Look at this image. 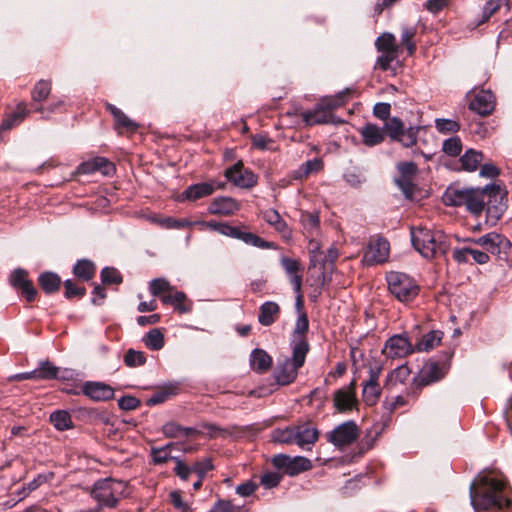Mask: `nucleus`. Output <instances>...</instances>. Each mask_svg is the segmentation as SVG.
Masks as SVG:
<instances>
[{"mask_svg":"<svg viewBox=\"0 0 512 512\" xmlns=\"http://www.w3.org/2000/svg\"><path fill=\"white\" fill-rule=\"evenodd\" d=\"M470 502L476 512H512L502 475L482 472L470 484Z\"/></svg>","mask_w":512,"mask_h":512,"instance_id":"1","label":"nucleus"},{"mask_svg":"<svg viewBox=\"0 0 512 512\" xmlns=\"http://www.w3.org/2000/svg\"><path fill=\"white\" fill-rule=\"evenodd\" d=\"M411 241L414 248L426 259L443 255L448 250L446 235L440 230L423 227L411 230Z\"/></svg>","mask_w":512,"mask_h":512,"instance_id":"2","label":"nucleus"},{"mask_svg":"<svg viewBox=\"0 0 512 512\" xmlns=\"http://www.w3.org/2000/svg\"><path fill=\"white\" fill-rule=\"evenodd\" d=\"M486 187L456 188L448 187L443 195V201L448 206H465L472 214L479 215L485 208Z\"/></svg>","mask_w":512,"mask_h":512,"instance_id":"3","label":"nucleus"},{"mask_svg":"<svg viewBox=\"0 0 512 512\" xmlns=\"http://www.w3.org/2000/svg\"><path fill=\"white\" fill-rule=\"evenodd\" d=\"M127 486L124 482L106 478L94 483L91 490L92 498L97 501V512L103 508H114L119 499L126 494Z\"/></svg>","mask_w":512,"mask_h":512,"instance_id":"4","label":"nucleus"},{"mask_svg":"<svg viewBox=\"0 0 512 512\" xmlns=\"http://www.w3.org/2000/svg\"><path fill=\"white\" fill-rule=\"evenodd\" d=\"M386 280L389 292L400 302H410L419 293V286L405 273L392 271Z\"/></svg>","mask_w":512,"mask_h":512,"instance_id":"5","label":"nucleus"},{"mask_svg":"<svg viewBox=\"0 0 512 512\" xmlns=\"http://www.w3.org/2000/svg\"><path fill=\"white\" fill-rule=\"evenodd\" d=\"M305 345L298 343L292 349V358H286L275 370V379L280 385H287L293 382L298 374V369L303 366L307 353Z\"/></svg>","mask_w":512,"mask_h":512,"instance_id":"6","label":"nucleus"},{"mask_svg":"<svg viewBox=\"0 0 512 512\" xmlns=\"http://www.w3.org/2000/svg\"><path fill=\"white\" fill-rule=\"evenodd\" d=\"M486 218L490 225H495L506 210L505 193L500 186H486Z\"/></svg>","mask_w":512,"mask_h":512,"instance_id":"7","label":"nucleus"},{"mask_svg":"<svg viewBox=\"0 0 512 512\" xmlns=\"http://www.w3.org/2000/svg\"><path fill=\"white\" fill-rule=\"evenodd\" d=\"M271 462L275 468L282 470L284 474L289 476L298 475L312 467L311 461L303 456L290 457L285 454H278L272 458Z\"/></svg>","mask_w":512,"mask_h":512,"instance_id":"8","label":"nucleus"},{"mask_svg":"<svg viewBox=\"0 0 512 512\" xmlns=\"http://www.w3.org/2000/svg\"><path fill=\"white\" fill-rule=\"evenodd\" d=\"M220 234L223 236H227L230 238L238 239L243 241L247 245H251L261 249H274L275 244L273 242H268L261 238L260 236L242 230L238 226H231L230 224L223 222L222 227L220 229Z\"/></svg>","mask_w":512,"mask_h":512,"instance_id":"9","label":"nucleus"},{"mask_svg":"<svg viewBox=\"0 0 512 512\" xmlns=\"http://www.w3.org/2000/svg\"><path fill=\"white\" fill-rule=\"evenodd\" d=\"M360 434L354 421H346L327 434V441L335 447L342 448L353 443Z\"/></svg>","mask_w":512,"mask_h":512,"instance_id":"10","label":"nucleus"},{"mask_svg":"<svg viewBox=\"0 0 512 512\" xmlns=\"http://www.w3.org/2000/svg\"><path fill=\"white\" fill-rule=\"evenodd\" d=\"M472 243L482 246L486 251L501 257L507 255L511 247L510 241L501 234L491 232L479 238L470 240Z\"/></svg>","mask_w":512,"mask_h":512,"instance_id":"11","label":"nucleus"},{"mask_svg":"<svg viewBox=\"0 0 512 512\" xmlns=\"http://www.w3.org/2000/svg\"><path fill=\"white\" fill-rule=\"evenodd\" d=\"M414 348L406 335L396 334L385 343L383 354L391 359L403 358L411 354Z\"/></svg>","mask_w":512,"mask_h":512,"instance_id":"12","label":"nucleus"},{"mask_svg":"<svg viewBox=\"0 0 512 512\" xmlns=\"http://www.w3.org/2000/svg\"><path fill=\"white\" fill-rule=\"evenodd\" d=\"M225 177L239 188H252L257 184V176L238 162L225 171Z\"/></svg>","mask_w":512,"mask_h":512,"instance_id":"13","label":"nucleus"},{"mask_svg":"<svg viewBox=\"0 0 512 512\" xmlns=\"http://www.w3.org/2000/svg\"><path fill=\"white\" fill-rule=\"evenodd\" d=\"M390 251L389 242L384 238L371 239L364 255L367 264H379L388 259Z\"/></svg>","mask_w":512,"mask_h":512,"instance_id":"14","label":"nucleus"},{"mask_svg":"<svg viewBox=\"0 0 512 512\" xmlns=\"http://www.w3.org/2000/svg\"><path fill=\"white\" fill-rule=\"evenodd\" d=\"M355 385V381H352L348 386L340 388L334 393L333 402L337 411L346 412L356 407Z\"/></svg>","mask_w":512,"mask_h":512,"instance_id":"15","label":"nucleus"},{"mask_svg":"<svg viewBox=\"0 0 512 512\" xmlns=\"http://www.w3.org/2000/svg\"><path fill=\"white\" fill-rule=\"evenodd\" d=\"M82 391L94 401H108L114 397V389L104 382L87 381L83 384Z\"/></svg>","mask_w":512,"mask_h":512,"instance_id":"16","label":"nucleus"},{"mask_svg":"<svg viewBox=\"0 0 512 512\" xmlns=\"http://www.w3.org/2000/svg\"><path fill=\"white\" fill-rule=\"evenodd\" d=\"M264 221L272 226L285 241L292 239V230L287 222L282 218L279 212L273 208L266 209L262 212Z\"/></svg>","mask_w":512,"mask_h":512,"instance_id":"17","label":"nucleus"},{"mask_svg":"<svg viewBox=\"0 0 512 512\" xmlns=\"http://www.w3.org/2000/svg\"><path fill=\"white\" fill-rule=\"evenodd\" d=\"M240 209V204L232 197L220 196L214 198L207 210L211 215H232Z\"/></svg>","mask_w":512,"mask_h":512,"instance_id":"18","label":"nucleus"},{"mask_svg":"<svg viewBox=\"0 0 512 512\" xmlns=\"http://www.w3.org/2000/svg\"><path fill=\"white\" fill-rule=\"evenodd\" d=\"M495 107V97L488 90H481L475 94L469 104V108L479 115L485 116L490 114Z\"/></svg>","mask_w":512,"mask_h":512,"instance_id":"19","label":"nucleus"},{"mask_svg":"<svg viewBox=\"0 0 512 512\" xmlns=\"http://www.w3.org/2000/svg\"><path fill=\"white\" fill-rule=\"evenodd\" d=\"M223 187L219 185L218 188ZM217 186L214 181L196 183L188 186L182 193V197L189 201H196L198 199L210 196L214 193Z\"/></svg>","mask_w":512,"mask_h":512,"instance_id":"20","label":"nucleus"},{"mask_svg":"<svg viewBox=\"0 0 512 512\" xmlns=\"http://www.w3.org/2000/svg\"><path fill=\"white\" fill-rule=\"evenodd\" d=\"M318 436V430L309 424L295 426V443L303 449L310 450Z\"/></svg>","mask_w":512,"mask_h":512,"instance_id":"21","label":"nucleus"},{"mask_svg":"<svg viewBox=\"0 0 512 512\" xmlns=\"http://www.w3.org/2000/svg\"><path fill=\"white\" fill-rule=\"evenodd\" d=\"M79 172L83 174H90L96 171L101 172L105 176L112 175L115 171L113 163L103 157H95L90 161L83 162L79 166Z\"/></svg>","mask_w":512,"mask_h":512,"instance_id":"22","label":"nucleus"},{"mask_svg":"<svg viewBox=\"0 0 512 512\" xmlns=\"http://www.w3.org/2000/svg\"><path fill=\"white\" fill-rule=\"evenodd\" d=\"M303 121L308 126L327 124L331 122L332 114L319 104L313 110L302 113Z\"/></svg>","mask_w":512,"mask_h":512,"instance_id":"23","label":"nucleus"},{"mask_svg":"<svg viewBox=\"0 0 512 512\" xmlns=\"http://www.w3.org/2000/svg\"><path fill=\"white\" fill-rule=\"evenodd\" d=\"M309 328V322L307 315L305 313H302L297 318L295 328L293 331V339L291 342L292 349H294L298 343H303L305 345V352L308 353L309 351V344L306 340L305 334L308 331Z\"/></svg>","mask_w":512,"mask_h":512,"instance_id":"24","label":"nucleus"},{"mask_svg":"<svg viewBox=\"0 0 512 512\" xmlns=\"http://www.w3.org/2000/svg\"><path fill=\"white\" fill-rule=\"evenodd\" d=\"M359 132L363 143L369 147L378 145L384 140V131L375 124L368 123Z\"/></svg>","mask_w":512,"mask_h":512,"instance_id":"25","label":"nucleus"},{"mask_svg":"<svg viewBox=\"0 0 512 512\" xmlns=\"http://www.w3.org/2000/svg\"><path fill=\"white\" fill-rule=\"evenodd\" d=\"M280 313V307L276 302L267 301L259 308L258 321L263 326L272 325Z\"/></svg>","mask_w":512,"mask_h":512,"instance_id":"26","label":"nucleus"},{"mask_svg":"<svg viewBox=\"0 0 512 512\" xmlns=\"http://www.w3.org/2000/svg\"><path fill=\"white\" fill-rule=\"evenodd\" d=\"M107 109L113 115L117 129H125L134 132L138 128V124L130 119L124 112L112 104H107Z\"/></svg>","mask_w":512,"mask_h":512,"instance_id":"27","label":"nucleus"},{"mask_svg":"<svg viewBox=\"0 0 512 512\" xmlns=\"http://www.w3.org/2000/svg\"><path fill=\"white\" fill-rule=\"evenodd\" d=\"M251 367L255 371L264 372L272 364V358L262 349H254L250 357Z\"/></svg>","mask_w":512,"mask_h":512,"instance_id":"28","label":"nucleus"},{"mask_svg":"<svg viewBox=\"0 0 512 512\" xmlns=\"http://www.w3.org/2000/svg\"><path fill=\"white\" fill-rule=\"evenodd\" d=\"M323 168V162L319 158H314L303 163L298 169L293 172V178L301 180L308 177L310 174L317 173Z\"/></svg>","mask_w":512,"mask_h":512,"instance_id":"29","label":"nucleus"},{"mask_svg":"<svg viewBox=\"0 0 512 512\" xmlns=\"http://www.w3.org/2000/svg\"><path fill=\"white\" fill-rule=\"evenodd\" d=\"M300 222L307 237H312L318 233L320 225L318 214L301 212Z\"/></svg>","mask_w":512,"mask_h":512,"instance_id":"30","label":"nucleus"},{"mask_svg":"<svg viewBox=\"0 0 512 512\" xmlns=\"http://www.w3.org/2000/svg\"><path fill=\"white\" fill-rule=\"evenodd\" d=\"M443 376V369L437 363H427L421 370V383L427 385L440 380Z\"/></svg>","mask_w":512,"mask_h":512,"instance_id":"31","label":"nucleus"},{"mask_svg":"<svg viewBox=\"0 0 512 512\" xmlns=\"http://www.w3.org/2000/svg\"><path fill=\"white\" fill-rule=\"evenodd\" d=\"M29 114V110L27 109L25 104H20L17 106L15 112L10 114L6 119L3 120L0 126V132L10 130L14 125L19 124L23 119Z\"/></svg>","mask_w":512,"mask_h":512,"instance_id":"32","label":"nucleus"},{"mask_svg":"<svg viewBox=\"0 0 512 512\" xmlns=\"http://www.w3.org/2000/svg\"><path fill=\"white\" fill-rule=\"evenodd\" d=\"M50 421L59 431L73 428V421L70 413L66 410H57L50 415Z\"/></svg>","mask_w":512,"mask_h":512,"instance_id":"33","label":"nucleus"},{"mask_svg":"<svg viewBox=\"0 0 512 512\" xmlns=\"http://www.w3.org/2000/svg\"><path fill=\"white\" fill-rule=\"evenodd\" d=\"M411 371L408 366L400 365L392 370L386 379V386L393 388L398 383H405L410 377Z\"/></svg>","mask_w":512,"mask_h":512,"instance_id":"34","label":"nucleus"},{"mask_svg":"<svg viewBox=\"0 0 512 512\" xmlns=\"http://www.w3.org/2000/svg\"><path fill=\"white\" fill-rule=\"evenodd\" d=\"M443 333L441 331H430L425 334L416 344L417 351H429L438 346L441 342Z\"/></svg>","mask_w":512,"mask_h":512,"instance_id":"35","label":"nucleus"},{"mask_svg":"<svg viewBox=\"0 0 512 512\" xmlns=\"http://www.w3.org/2000/svg\"><path fill=\"white\" fill-rule=\"evenodd\" d=\"M39 284L44 292H56L61 284L60 277L52 272H45L39 276Z\"/></svg>","mask_w":512,"mask_h":512,"instance_id":"36","label":"nucleus"},{"mask_svg":"<svg viewBox=\"0 0 512 512\" xmlns=\"http://www.w3.org/2000/svg\"><path fill=\"white\" fill-rule=\"evenodd\" d=\"M483 160V154L479 151L470 149L460 158L463 168L466 171H475Z\"/></svg>","mask_w":512,"mask_h":512,"instance_id":"37","label":"nucleus"},{"mask_svg":"<svg viewBox=\"0 0 512 512\" xmlns=\"http://www.w3.org/2000/svg\"><path fill=\"white\" fill-rule=\"evenodd\" d=\"M381 394L379 383L366 381L363 386V399L367 405H374L378 401Z\"/></svg>","mask_w":512,"mask_h":512,"instance_id":"38","label":"nucleus"},{"mask_svg":"<svg viewBox=\"0 0 512 512\" xmlns=\"http://www.w3.org/2000/svg\"><path fill=\"white\" fill-rule=\"evenodd\" d=\"M349 93L350 90L346 89L335 96L325 97L319 105L323 106L329 113H331L333 109L342 106L346 102Z\"/></svg>","mask_w":512,"mask_h":512,"instance_id":"39","label":"nucleus"},{"mask_svg":"<svg viewBox=\"0 0 512 512\" xmlns=\"http://www.w3.org/2000/svg\"><path fill=\"white\" fill-rule=\"evenodd\" d=\"M146 347L151 350L157 351L164 346V336L159 329L150 330L144 337Z\"/></svg>","mask_w":512,"mask_h":512,"instance_id":"40","label":"nucleus"},{"mask_svg":"<svg viewBox=\"0 0 512 512\" xmlns=\"http://www.w3.org/2000/svg\"><path fill=\"white\" fill-rule=\"evenodd\" d=\"M74 274L83 280H89L95 273V266L91 261L79 260L74 266Z\"/></svg>","mask_w":512,"mask_h":512,"instance_id":"41","label":"nucleus"},{"mask_svg":"<svg viewBox=\"0 0 512 512\" xmlns=\"http://www.w3.org/2000/svg\"><path fill=\"white\" fill-rule=\"evenodd\" d=\"M272 440L276 443L290 444L295 443V426L283 429H275L272 432Z\"/></svg>","mask_w":512,"mask_h":512,"instance_id":"42","label":"nucleus"},{"mask_svg":"<svg viewBox=\"0 0 512 512\" xmlns=\"http://www.w3.org/2000/svg\"><path fill=\"white\" fill-rule=\"evenodd\" d=\"M385 132L392 140H397L400 134L405 129L403 122L397 118L393 117L388 119L384 125Z\"/></svg>","mask_w":512,"mask_h":512,"instance_id":"43","label":"nucleus"},{"mask_svg":"<svg viewBox=\"0 0 512 512\" xmlns=\"http://www.w3.org/2000/svg\"><path fill=\"white\" fill-rule=\"evenodd\" d=\"M50 91L51 83L46 80H40L32 90V100L34 102H42L49 96Z\"/></svg>","mask_w":512,"mask_h":512,"instance_id":"44","label":"nucleus"},{"mask_svg":"<svg viewBox=\"0 0 512 512\" xmlns=\"http://www.w3.org/2000/svg\"><path fill=\"white\" fill-rule=\"evenodd\" d=\"M419 126H410L405 128L396 141H399L405 147H411L417 142Z\"/></svg>","mask_w":512,"mask_h":512,"instance_id":"45","label":"nucleus"},{"mask_svg":"<svg viewBox=\"0 0 512 512\" xmlns=\"http://www.w3.org/2000/svg\"><path fill=\"white\" fill-rule=\"evenodd\" d=\"M58 370V367L52 365L48 361L41 362L40 366L36 369L37 379H55L57 378Z\"/></svg>","mask_w":512,"mask_h":512,"instance_id":"46","label":"nucleus"},{"mask_svg":"<svg viewBox=\"0 0 512 512\" xmlns=\"http://www.w3.org/2000/svg\"><path fill=\"white\" fill-rule=\"evenodd\" d=\"M146 357L143 352L129 349L124 356V363L128 367H138L144 365Z\"/></svg>","mask_w":512,"mask_h":512,"instance_id":"47","label":"nucleus"},{"mask_svg":"<svg viewBox=\"0 0 512 512\" xmlns=\"http://www.w3.org/2000/svg\"><path fill=\"white\" fill-rule=\"evenodd\" d=\"M150 293L153 296H160L163 292H171L173 291V287L170 283L164 278H156L153 279L149 284Z\"/></svg>","mask_w":512,"mask_h":512,"instance_id":"48","label":"nucleus"},{"mask_svg":"<svg viewBox=\"0 0 512 512\" xmlns=\"http://www.w3.org/2000/svg\"><path fill=\"white\" fill-rule=\"evenodd\" d=\"M395 37L391 33H384L376 40V47L378 51H397V47L395 45Z\"/></svg>","mask_w":512,"mask_h":512,"instance_id":"49","label":"nucleus"},{"mask_svg":"<svg viewBox=\"0 0 512 512\" xmlns=\"http://www.w3.org/2000/svg\"><path fill=\"white\" fill-rule=\"evenodd\" d=\"M442 149L448 156L455 157L462 151V143L459 137H451L443 142Z\"/></svg>","mask_w":512,"mask_h":512,"instance_id":"50","label":"nucleus"},{"mask_svg":"<svg viewBox=\"0 0 512 512\" xmlns=\"http://www.w3.org/2000/svg\"><path fill=\"white\" fill-rule=\"evenodd\" d=\"M416 35V28L414 27H403L401 34V42L406 47L408 53L411 55L415 52L416 46L412 41Z\"/></svg>","mask_w":512,"mask_h":512,"instance_id":"51","label":"nucleus"},{"mask_svg":"<svg viewBox=\"0 0 512 512\" xmlns=\"http://www.w3.org/2000/svg\"><path fill=\"white\" fill-rule=\"evenodd\" d=\"M101 279L104 284H119L122 282L120 273L115 268L110 267L102 269Z\"/></svg>","mask_w":512,"mask_h":512,"instance_id":"52","label":"nucleus"},{"mask_svg":"<svg viewBox=\"0 0 512 512\" xmlns=\"http://www.w3.org/2000/svg\"><path fill=\"white\" fill-rule=\"evenodd\" d=\"M160 225L168 229H180L185 227H190L194 225V222H191L186 219L177 220L171 217H167L159 221Z\"/></svg>","mask_w":512,"mask_h":512,"instance_id":"53","label":"nucleus"},{"mask_svg":"<svg viewBox=\"0 0 512 512\" xmlns=\"http://www.w3.org/2000/svg\"><path fill=\"white\" fill-rule=\"evenodd\" d=\"M29 281L27 279V272L24 269H16L10 275L11 285L18 290Z\"/></svg>","mask_w":512,"mask_h":512,"instance_id":"54","label":"nucleus"},{"mask_svg":"<svg viewBox=\"0 0 512 512\" xmlns=\"http://www.w3.org/2000/svg\"><path fill=\"white\" fill-rule=\"evenodd\" d=\"M504 0H489L483 7L482 19L479 24L487 21L502 5Z\"/></svg>","mask_w":512,"mask_h":512,"instance_id":"55","label":"nucleus"},{"mask_svg":"<svg viewBox=\"0 0 512 512\" xmlns=\"http://www.w3.org/2000/svg\"><path fill=\"white\" fill-rule=\"evenodd\" d=\"M281 478L277 472H266L261 476L260 483L264 488L271 489L280 483Z\"/></svg>","mask_w":512,"mask_h":512,"instance_id":"56","label":"nucleus"},{"mask_svg":"<svg viewBox=\"0 0 512 512\" xmlns=\"http://www.w3.org/2000/svg\"><path fill=\"white\" fill-rule=\"evenodd\" d=\"M281 265L289 277L297 275L301 268L298 260L288 257L281 258Z\"/></svg>","mask_w":512,"mask_h":512,"instance_id":"57","label":"nucleus"},{"mask_svg":"<svg viewBox=\"0 0 512 512\" xmlns=\"http://www.w3.org/2000/svg\"><path fill=\"white\" fill-rule=\"evenodd\" d=\"M382 54L377 59V65L384 71L388 70L391 63L396 59L397 51H381Z\"/></svg>","mask_w":512,"mask_h":512,"instance_id":"58","label":"nucleus"},{"mask_svg":"<svg viewBox=\"0 0 512 512\" xmlns=\"http://www.w3.org/2000/svg\"><path fill=\"white\" fill-rule=\"evenodd\" d=\"M397 169L400 172L401 178L412 179L417 172V166L414 162H400L397 165Z\"/></svg>","mask_w":512,"mask_h":512,"instance_id":"59","label":"nucleus"},{"mask_svg":"<svg viewBox=\"0 0 512 512\" xmlns=\"http://www.w3.org/2000/svg\"><path fill=\"white\" fill-rule=\"evenodd\" d=\"M397 186L402 191L407 199H412L414 193V185L410 178H397L395 180Z\"/></svg>","mask_w":512,"mask_h":512,"instance_id":"60","label":"nucleus"},{"mask_svg":"<svg viewBox=\"0 0 512 512\" xmlns=\"http://www.w3.org/2000/svg\"><path fill=\"white\" fill-rule=\"evenodd\" d=\"M436 128L441 133L456 132L459 130V124L449 119H437Z\"/></svg>","mask_w":512,"mask_h":512,"instance_id":"61","label":"nucleus"},{"mask_svg":"<svg viewBox=\"0 0 512 512\" xmlns=\"http://www.w3.org/2000/svg\"><path fill=\"white\" fill-rule=\"evenodd\" d=\"M404 405H406V400L403 396L400 395L386 398L383 402L384 408L390 413L395 411L398 407H402Z\"/></svg>","mask_w":512,"mask_h":512,"instance_id":"62","label":"nucleus"},{"mask_svg":"<svg viewBox=\"0 0 512 512\" xmlns=\"http://www.w3.org/2000/svg\"><path fill=\"white\" fill-rule=\"evenodd\" d=\"M449 4V0H427L424 3V8L431 14H437L442 11Z\"/></svg>","mask_w":512,"mask_h":512,"instance_id":"63","label":"nucleus"},{"mask_svg":"<svg viewBox=\"0 0 512 512\" xmlns=\"http://www.w3.org/2000/svg\"><path fill=\"white\" fill-rule=\"evenodd\" d=\"M122 410H135L140 406V400L133 396H123L118 400Z\"/></svg>","mask_w":512,"mask_h":512,"instance_id":"64","label":"nucleus"}]
</instances>
